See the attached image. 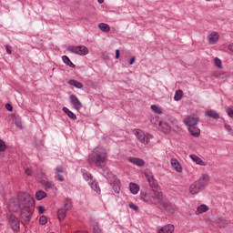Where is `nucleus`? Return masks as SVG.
Masks as SVG:
<instances>
[{"label":"nucleus","instance_id":"nucleus-1","mask_svg":"<svg viewBox=\"0 0 233 233\" xmlns=\"http://www.w3.org/2000/svg\"><path fill=\"white\" fill-rule=\"evenodd\" d=\"M106 161H108V152L104 147H96L91 151L87 158V163L96 168L106 167Z\"/></svg>","mask_w":233,"mask_h":233},{"label":"nucleus","instance_id":"nucleus-2","mask_svg":"<svg viewBox=\"0 0 233 233\" xmlns=\"http://www.w3.org/2000/svg\"><path fill=\"white\" fill-rule=\"evenodd\" d=\"M140 199L147 205H161L165 210H170L168 204L163 202V193L161 191H154V193H140Z\"/></svg>","mask_w":233,"mask_h":233},{"label":"nucleus","instance_id":"nucleus-3","mask_svg":"<svg viewBox=\"0 0 233 233\" xmlns=\"http://www.w3.org/2000/svg\"><path fill=\"white\" fill-rule=\"evenodd\" d=\"M18 202L20 207H34L35 200L29 193L19 192Z\"/></svg>","mask_w":233,"mask_h":233},{"label":"nucleus","instance_id":"nucleus-4","mask_svg":"<svg viewBox=\"0 0 233 233\" xmlns=\"http://www.w3.org/2000/svg\"><path fill=\"white\" fill-rule=\"evenodd\" d=\"M6 218L8 221V225L11 227L12 230L14 232H19L21 227V223L19 222V218L14 215L12 211H7L6 212Z\"/></svg>","mask_w":233,"mask_h":233},{"label":"nucleus","instance_id":"nucleus-5","mask_svg":"<svg viewBox=\"0 0 233 233\" xmlns=\"http://www.w3.org/2000/svg\"><path fill=\"white\" fill-rule=\"evenodd\" d=\"M32 212H34V206H22L20 208V218L27 222L32 219Z\"/></svg>","mask_w":233,"mask_h":233},{"label":"nucleus","instance_id":"nucleus-6","mask_svg":"<svg viewBox=\"0 0 233 233\" xmlns=\"http://www.w3.org/2000/svg\"><path fill=\"white\" fill-rule=\"evenodd\" d=\"M67 52L71 54H76L77 56L88 55V47L85 46H69L66 48Z\"/></svg>","mask_w":233,"mask_h":233},{"label":"nucleus","instance_id":"nucleus-7","mask_svg":"<svg viewBox=\"0 0 233 233\" xmlns=\"http://www.w3.org/2000/svg\"><path fill=\"white\" fill-rule=\"evenodd\" d=\"M135 136L143 145H148L152 139V135L148 133L145 134L142 130L139 129L136 131Z\"/></svg>","mask_w":233,"mask_h":233},{"label":"nucleus","instance_id":"nucleus-8","mask_svg":"<svg viewBox=\"0 0 233 233\" xmlns=\"http://www.w3.org/2000/svg\"><path fill=\"white\" fill-rule=\"evenodd\" d=\"M184 123L189 128L192 127H196V125L199 123V117L196 115H190L184 119Z\"/></svg>","mask_w":233,"mask_h":233},{"label":"nucleus","instance_id":"nucleus-9","mask_svg":"<svg viewBox=\"0 0 233 233\" xmlns=\"http://www.w3.org/2000/svg\"><path fill=\"white\" fill-rule=\"evenodd\" d=\"M70 103L76 110H81L83 108V104L79 101V98L76 95L69 96Z\"/></svg>","mask_w":233,"mask_h":233},{"label":"nucleus","instance_id":"nucleus-10","mask_svg":"<svg viewBox=\"0 0 233 233\" xmlns=\"http://www.w3.org/2000/svg\"><path fill=\"white\" fill-rule=\"evenodd\" d=\"M210 181V176L208 174H203L198 180L197 183L202 187V190L208 185Z\"/></svg>","mask_w":233,"mask_h":233},{"label":"nucleus","instance_id":"nucleus-11","mask_svg":"<svg viewBox=\"0 0 233 233\" xmlns=\"http://www.w3.org/2000/svg\"><path fill=\"white\" fill-rule=\"evenodd\" d=\"M145 176L152 188H156L157 187V181L156 178H154V175H152V172L150 171H146Z\"/></svg>","mask_w":233,"mask_h":233},{"label":"nucleus","instance_id":"nucleus-12","mask_svg":"<svg viewBox=\"0 0 233 233\" xmlns=\"http://www.w3.org/2000/svg\"><path fill=\"white\" fill-rule=\"evenodd\" d=\"M40 184L45 190H56V184L53 181L42 179L40 180Z\"/></svg>","mask_w":233,"mask_h":233},{"label":"nucleus","instance_id":"nucleus-13","mask_svg":"<svg viewBox=\"0 0 233 233\" xmlns=\"http://www.w3.org/2000/svg\"><path fill=\"white\" fill-rule=\"evenodd\" d=\"M203 190V187L199 186V183L195 181L193 184L190 185L189 187V192L190 194L196 195L199 194Z\"/></svg>","mask_w":233,"mask_h":233},{"label":"nucleus","instance_id":"nucleus-14","mask_svg":"<svg viewBox=\"0 0 233 233\" xmlns=\"http://www.w3.org/2000/svg\"><path fill=\"white\" fill-rule=\"evenodd\" d=\"M170 163L172 168H174L176 172H178L179 174L183 172V167H181V163H179V161L177 158H171Z\"/></svg>","mask_w":233,"mask_h":233},{"label":"nucleus","instance_id":"nucleus-15","mask_svg":"<svg viewBox=\"0 0 233 233\" xmlns=\"http://www.w3.org/2000/svg\"><path fill=\"white\" fill-rule=\"evenodd\" d=\"M209 45H216L218 41H219V33L218 32H212L208 36Z\"/></svg>","mask_w":233,"mask_h":233},{"label":"nucleus","instance_id":"nucleus-16","mask_svg":"<svg viewBox=\"0 0 233 233\" xmlns=\"http://www.w3.org/2000/svg\"><path fill=\"white\" fill-rule=\"evenodd\" d=\"M81 174L85 181H86L88 184L92 183V181L95 180L92 173L88 172L86 169H81Z\"/></svg>","mask_w":233,"mask_h":233},{"label":"nucleus","instance_id":"nucleus-17","mask_svg":"<svg viewBox=\"0 0 233 233\" xmlns=\"http://www.w3.org/2000/svg\"><path fill=\"white\" fill-rule=\"evenodd\" d=\"M174 230H176L174 225L167 224L158 230V233H174Z\"/></svg>","mask_w":233,"mask_h":233},{"label":"nucleus","instance_id":"nucleus-18","mask_svg":"<svg viewBox=\"0 0 233 233\" xmlns=\"http://www.w3.org/2000/svg\"><path fill=\"white\" fill-rule=\"evenodd\" d=\"M127 161L132 163V165H136V167H145V160L141 158L129 157Z\"/></svg>","mask_w":233,"mask_h":233},{"label":"nucleus","instance_id":"nucleus-19","mask_svg":"<svg viewBox=\"0 0 233 233\" xmlns=\"http://www.w3.org/2000/svg\"><path fill=\"white\" fill-rule=\"evenodd\" d=\"M189 157L193 163H196V165H199L200 167H207L205 161L199 158V157H198L197 155H189Z\"/></svg>","mask_w":233,"mask_h":233},{"label":"nucleus","instance_id":"nucleus-20","mask_svg":"<svg viewBox=\"0 0 233 233\" xmlns=\"http://www.w3.org/2000/svg\"><path fill=\"white\" fill-rule=\"evenodd\" d=\"M88 185L90 186L92 190H94V192H96V194H101V187H99V183L97 181L93 180Z\"/></svg>","mask_w":233,"mask_h":233},{"label":"nucleus","instance_id":"nucleus-21","mask_svg":"<svg viewBox=\"0 0 233 233\" xmlns=\"http://www.w3.org/2000/svg\"><path fill=\"white\" fill-rule=\"evenodd\" d=\"M188 131L193 137H199V135L201 134V130H199L196 126L188 127Z\"/></svg>","mask_w":233,"mask_h":233},{"label":"nucleus","instance_id":"nucleus-22","mask_svg":"<svg viewBox=\"0 0 233 233\" xmlns=\"http://www.w3.org/2000/svg\"><path fill=\"white\" fill-rule=\"evenodd\" d=\"M206 116L211 117V119H219V113L212 109L206 111Z\"/></svg>","mask_w":233,"mask_h":233},{"label":"nucleus","instance_id":"nucleus-23","mask_svg":"<svg viewBox=\"0 0 233 233\" xmlns=\"http://www.w3.org/2000/svg\"><path fill=\"white\" fill-rule=\"evenodd\" d=\"M62 61H63V63H65V65H66L70 68H76V65L72 62V60H70V58L68 56H63Z\"/></svg>","mask_w":233,"mask_h":233},{"label":"nucleus","instance_id":"nucleus-24","mask_svg":"<svg viewBox=\"0 0 233 233\" xmlns=\"http://www.w3.org/2000/svg\"><path fill=\"white\" fill-rule=\"evenodd\" d=\"M102 176L106 177V179H108V181H112V179H116V176L110 172L108 169H105L102 173Z\"/></svg>","mask_w":233,"mask_h":233},{"label":"nucleus","instance_id":"nucleus-25","mask_svg":"<svg viewBox=\"0 0 233 233\" xmlns=\"http://www.w3.org/2000/svg\"><path fill=\"white\" fill-rule=\"evenodd\" d=\"M63 112H65V114H66V116H68L70 119H73L74 121L77 119V116H76V114H74V112L68 109V107H63Z\"/></svg>","mask_w":233,"mask_h":233},{"label":"nucleus","instance_id":"nucleus-26","mask_svg":"<svg viewBox=\"0 0 233 233\" xmlns=\"http://www.w3.org/2000/svg\"><path fill=\"white\" fill-rule=\"evenodd\" d=\"M62 209L66 210V212H68V210H72V200L69 198L64 200V206L62 207Z\"/></svg>","mask_w":233,"mask_h":233},{"label":"nucleus","instance_id":"nucleus-27","mask_svg":"<svg viewBox=\"0 0 233 233\" xmlns=\"http://www.w3.org/2000/svg\"><path fill=\"white\" fill-rule=\"evenodd\" d=\"M68 85L75 86V88H83V84L77 80L70 79L68 80Z\"/></svg>","mask_w":233,"mask_h":233},{"label":"nucleus","instance_id":"nucleus-28","mask_svg":"<svg viewBox=\"0 0 233 233\" xmlns=\"http://www.w3.org/2000/svg\"><path fill=\"white\" fill-rule=\"evenodd\" d=\"M129 189L132 194L136 195V194H137V192H139V185H137L136 183H130Z\"/></svg>","mask_w":233,"mask_h":233},{"label":"nucleus","instance_id":"nucleus-29","mask_svg":"<svg viewBox=\"0 0 233 233\" xmlns=\"http://www.w3.org/2000/svg\"><path fill=\"white\" fill-rule=\"evenodd\" d=\"M45 198H46V192L43 190H38L35 193V198L37 199V201H41V199H45Z\"/></svg>","mask_w":233,"mask_h":233},{"label":"nucleus","instance_id":"nucleus-30","mask_svg":"<svg viewBox=\"0 0 233 233\" xmlns=\"http://www.w3.org/2000/svg\"><path fill=\"white\" fill-rule=\"evenodd\" d=\"M208 206L205 204H202L198 207L196 214H203L204 212H208Z\"/></svg>","mask_w":233,"mask_h":233},{"label":"nucleus","instance_id":"nucleus-31","mask_svg":"<svg viewBox=\"0 0 233 233\" xmlns=\"http://www.w3.org/2000/svg\"><path fill=\"white\" fill-rule=\"evenodd\" d=\"M66 210L62 209V208L60 209H58L57 211V216H58V219L59 221H63V219H65V218H66Z\"/></svg>","mask_w":233,"mask_h":233},{"label":"nucleus","instance_id":"nucleus-32","mask_svg":"<svg viewBox=\"0 0 233 233\" xmlns=\"http://www.w3.org/2000/svg\"><path fill=\"white\" fill-rule=\"evenodd\" d=\"M98 28H100L102 32H110V25H108V24L106 23H100L98 25Z\"/></svg>","mask_w":233,"mask_h":233},{"label":"nucleus","instance_id":"nucleus-33","mask_svg":"<svg viewBox=\"0 0 233 233\" xmlns=\"http://www.w3.org/2000/svg\"><path fill=\"white\" fill-rule=\"evenodd\" d=\"M174 99L175 101H181L183 99V91L181 89L176 91Z\"/></svg>","mask_w":233,"mask_h":233},{"label":"nucleus","instance_id":"nucleus-34","mask_svg":"<svg viewBox=\"0 0 233 233\" xmlns=\"http://www.w3.org/2000/svg\"><path fill=\"white\" fill-rule=\"evenodd\" d=\"M151 110H153L155 114H163V109H161V107L157 106V105H152Z\"/></svg>","mask_w":233,"mask_h":233},{"label":"nucleus","instance_id":"nucleus-35","mask_svg":"<svg viewBox=\"0 0 233 233\" xmlns=\"http://www.w3.org/2000/svg\"><path fill=\"white\" fill-rule=\"evenodd\" d=\"M39 223L40 225H46V223H48V218H46V216H41L39 218Z\"/></svg>","mask_w":233,"mask_h":233},{"label":"nucleus","instance_id":"nucleus-36","mask_svg":"<svg viewBox=\"0 0 233 233\" xmlns=\"http://www.w3.org/2000/svg\"><path fill=\"white\" fill-rule=\"evenodd\" d=\"M226 112L229 117L233 119V106L226 107Z\"/></svg>","mask_w":233,"mask_h":233},{"label":"nucleus","instance_id":"nucleus-37","mask_svg":"<svg viewBox=\"0 0 233 233\" xmlns=\"http://www.w3.org/2000/svg\"><path fill=\"white\" fill-rule=\"evenodd\" d=\"M214 63L218 66V68H223V66L221 65V59L218 57L214 58Z\"/></svg>","mask_w":233,"mask_h":233},{"label":"nucleus","instance_id":"nucleus-38","mask_svg":"<svg viewBox=\"0 0 233 233\" xmlns=\"http://www.w3.org/2000/svg\"><path fill=\"white\" fill-rule=\"evenodd\" d=\"M225 129L228 132L229 136H233V129L228 124H225Z\"/></svg>","mask_w":233,"mask_h":233},{"label":"nucleus","instance_id":"nucleus-39","mask_svg":"<svg viewBox=\"0 0 233 233\" xmlns=\"http://www.w3.org/2000/svg\"><path fill=\"white\" fill-rule=\"evenodd\" d=\"M6 150V144H5V141L0 140V152H5Z\"/></svg>","mask_w":233,"mask_h":233},{"label":"nucleus","instance_id":"nucleus-40","mask_svg":"<svg viewBox=\"0 0 233 233\" xmlns=\"http://www.w3.org/2000/svg\"><path fill=\"white\" fill-rule=\"evenodd\" d=\"M65 170L63 169V167L58 166L56 167V174H63Z\"/></svg>","mask_w":233,"mask_h":233},{"label":"nucleus","instance_id":"nucleus-41","mask_svg":"<svg viewBox=\"0 0 233 233\" xmlns=\"http://www.w3.org/2000/svg\"><path fill=\"white\" fill-rule=\"evenodd\" d=\"M93 232L94 233H103V232H101V228H99V226H97V225L93 226Z\"/></svg>","mask_w":233,"mask_h":233},{"label":"nucleus","instance_id":"nucleus-42","mask_svg":"<svg viewBox=\"0 0 233 233\" xmlns=\"http://www.w3.org/2000/svg\"><path fill=\"white\" fill-rule=\"evenodd\" d=\"M129 208H131L132 210H135V211L139 210V207H137V206L135 205L134 203H130V204H129Z\"/></svg>","mask_w":233,"mask_h":233},{"label":"nucleus","instance_id":"nucleus-43","mask_svg":"<svg viewBox=\"0 0 233 233\" xmlns=\"http://www.w3.org/2000/svg\"><path fill=\"white\" fill-rule=\"evenodd\" d=\"M56 177L58 179V181L63 182L65 181V177H63V175H61V173L56 174Z\"/></svg>","mask_w":233,"mask_h":233},{"label":"nucleus","instance_id":"nucleus-44","mask_svg":"<svg viewBox=\"0 0 233 233\" xmlns=\"http://www.w3.org/2000/svg\"><path fill=\"white\" fill-rule=\"evenodd\" d=\"M5 51L9 56H12V47L9 46H5Z\"/></svg>","mask_w":233,"mask_h":233},{"label":"nucleus","instance_id":"nucleus-45","mask_svg":"<svg viewBox=\"0 0 233 233\" xmlns=\"http://www.w3.org/2000/svg\"><path fill=\"white\" fill-rule=\"evenodd\" d=\"M5 108L8 112H12L14 110V107L10 104H5Z\"/></svg>","mask_w":233,"mask_h":233},{"label":"nucleus","instance_id":"nucleus-46","mask_svg":"<svg viewBox=\"0 0 233 233\" xmlns=\"http://www.w3.org/2000/svg\"><path fill=\"white\" fill-rule=\"evenodd\" d=\"M38 212H39V214H45V207L39 206L38 207Z\"/></svg>","mask_w":233,"mask_h":233},{"label":"nucleus","instance_id":"nucleus-47","mask_svg":"<svg viewBox=\"0 0 233 233\" xmlns=\"http://www.w3.org/2000/svg\"><path fill=\"white\" fill-rule=\"evenodd\" d=\"M15 126H16L18 128H23V124H21V121H19V120H16V121H15Z\"/></svg>","mask_w":233,"mask_h":233},{"label":"nucleus","instance_id":"nucleus-48","mask_svg":"<svg viewBox=\"0 0 233 233\" xmlns=\"http://www.w3.org/2000/svg\"><path fill=\"white\" fill-rule=\"evenodd\" d=\"M135 61H136V56H132L129 60V65H134Z\"/></svg>","mask_w":233,"mask_h":233},{"label":"nucleus","instance_id":"nucleus-49","mask_svg":"<svg viewBox=\"0 0 233 233\" xmlns=\"http://www.w3.org/2000/svg\"><path fill=\"white\" fill-rule=\"evenodd\" d=\"M25 174L27 176H32V170H30V168L25 169Z\"/></svg>","mask_w":233,"mask_h":233},{"label":"nucleus","instance_id":"nucleus-50","mask_svg":"<svg viewBox=\"0 0 233 233\" xmlns=\"http://www.w3.org/2000/svg\"><path fill=\"white\" fill-rule=\"evenodd\" d=\"M116 59H119V49L116 50Z\"/></svg>","mask_w":233,"mask_h":233},{"label":"nucleus","instance_id":"nucleus-51","mask_svg":"<svg viewBox=\"0 0 233 233\" xmlns=\"http://www.w3.org/2000/svg\"><path fill=\"white\" fill-rule=\"evenodd\" d=\"M228 50H230V52H233V44H230L228 46Z\"/></svg>","mask_w":233,"mask_h":233},{"label":"nucleus","instance_id":"nucleus-52","mask_svg":"<svg viewBox=\"0 0 233 233\" xmlns=\"http://www.w3.org/2000/svg\"><path fill=\"white\" fill-rule=\"evenodd\" d=\"M115 182H116V187H119V185H121V182L117 179H116Z\"/></svg>","mask_w":233,"mask_h":233},{"label":"nucleus","instance_id":"nucleus-53","mask_svg":"<svg viewBox=\"0 0 233 233\" xmlns=\"http://www.w3.org/2000/svg\"><path fill=\"white\" fill-rule=\"evenodd\" d=\"M99 5H103V3L105 2V0H97Z\"/></svg>","mask_w":233,"mask_h":233},{"label":"nucleus","instance_id":"nucleus-54","mask_svg":"<svg viewBox=\"0 0 233 233\" xmlns=\"http://www.w3.org/2000/svg\"><path fill=\"white\" fill-rule=\"evenodd\" d=\"M74 233H88L86 231H75Z\"/></svg>","mask_w":233,"mask_h":233},{"label":"nucleus","instance_id":"nucleus-55","mask_svg":"<svg viewBox=\"0 0 233 233\" xmlns=\"http://www.w3.org/2000/svg\"><path fill=\"white\" fill-rule=\"evenodd\" d=\"M46 175H45V173H41V177H45Z\"/></svg>","mask_w":233,"mask_h":233},{"label":"nucleus","instance_id":"nucleus-56","mask_svg":"<svg viewBox=\"0 0 233 233\" xmlns=\"http://www.w3.org/2000/svg\"><path fill=\"white\" fill-rule=\"evenodd\" d=\"M206 1H211V0H206Z\"/></svg>","mask_w":233,"mask_h":233}]
</instances>
